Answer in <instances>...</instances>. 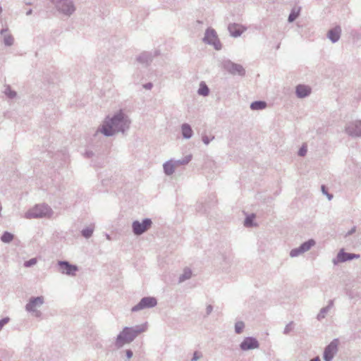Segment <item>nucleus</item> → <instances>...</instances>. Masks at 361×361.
Listing matches in <instances>:
<instances>
[{"instance_id":"1","label":"nucleus","mask_w":361,"mask_h":361,"mask_svg":"<svg viewBox=\"0 0 361 361\" xmlns=\"http://www.w3.org/2000/svg\"><path fill=\"white\" fill-rule=\"evenodd\" d=\"M128 121L125 118L122 112L116 115L113 118L106 121L102 126V132L105 135H112L116 132L124 130V127H128Z\"/></svg>"},{"instance_id":"2","label":"nucleus","mask_w":361,"mask_h":361,"mask_svg":"<svg viewBox=\"0 0 361 361\" xmlns=\"http://www.w3.org/2000/svg\"><path fill=\"white\" fill-rule=\"evenodd\" d=\"M140 332L130 328H124L117 337V345L121 346L125 343L131 342Z\"/></svg>"},{"instance_id":"3","label":"nucleus","mask_w":361,"mask_h":361,"mask_svg":"<svg viewBox=\"0 0 361 361\" xmlns=\"http://www.w3.org/2000/svg\"><path fill=\"white\" fill-rule=\"evenodd\" d=\"M152 225V221L149 219H145L142 223L136 221L133 224V232L136 235H140L148 230Z\"/></svg>"},{"instance_id":"4","label":"nucleus","mask_w":361,"mask_h":361,"mask_svg":"<svg viewBox=\"0 0 361 361\" xmlns=\"http://www.w3.org/2000/svg\"><path fill=\"white\" fill-rule=\"evenodd\" d=\"M204 40L209 44H213L216 49H221V43L218 39L216 32L214 30H207Z\"/></svg>"},{"instance_id":"5","label":"nucleus","mask_w":361,"mask_h":361,"mask_svg":"<svg viewBox=\"0 0 361 361\" xmlns=\"http://www.w3.org/2000/svg\"><path fill=\"white\" fill-rule=\"evenodd\" d=\"M338 341L334 340L326 348L324 353V359L325 361H331L334 355L337 351Z\"/></svg>"},{"instance_id":"6","label":"nucleus","mask_w":361,"mask_h":361,"mask_svg":"<svg viewBox=\"0 0 361 361\" xmlns=\"http://www.w3.org/2000/svg\"><path fill=\"white\" fill-rule=\"evenodd\" d=\"M157 305V300L154 298H144L141 301L132 308V311H137L146 307H152Z\"/></svg>"},{"instance_id":"7","label":"nucleus","mask_w":361,"mask_h":361,"mask_svg":"<svg viewBox=\"0 0 361 361\" xmlns=\"http://www.w3.org/2000/svg\"><path fill=\"white\" fill-rule=\"evenodd\" d=\"M59 266L60 271L67 275L74 276L75 272L78 271V267L76 266L70 264L67 262H59Z\"/></svg>"},{"instance_id":"8","label":"nucleus","mask_w":361,"mask_h":361,"mask_svg":"<svg viewBox=\"0 0 361 361\" xmlns=\"http://www.w3.org/2000/svg\"><path fill=\"white\" fill-rule=\"evenodd\" d=\"M54 1L57 2L59 9L66 14H71L74 11L72 3L68 0H59V1L54 0Z\"/></svg>"},{"instance_id":"9","label":"nucleus","mask_w":361,"mask_h":361,"mask_svg":"<svg viewBox=\"0 0 361 361\" xmlns=\"http://www.w3.org/2000/svg\"><path fill=\"white\" fill-rule=\"evenodd\" d=\"M258 347L257 341L253 338H246L240 344V348L243 350L255 349Z\"/></svg>"},{"instance_id":"10","label":"nucleus","mask_w":361,"mask_h":361,"mask_svg":"<svg viewBox=\"0 0 361 361\" xmlns=\"http://www.w3.org/2000/svg\"><path fill=\"white\" fill-rule=\"evenodd\" d=\"M44 302L42 297H37L31 299L28 304L26 305V309L28 311H35L37 307L42 305Z\"/></svg>"},{"instance_id":"11","label":"nucleus","mask_w":361,"mask_h":361,"mask_svg":"<svg viewBox=\"0 0 361 361\" xmlns=\"http://www.w3.org/2000/svg\"><path fill=\"white\" fill-rule=\"evenodd\" d=\"M314 241L313 240H310L307 242L304 243L300 247L298 250H292L290 252V255L292 257L296 256L298 252H303L305 251H307L310 249L312 246L314 245Z\"/></svg>"},{"instance_id":"12","label":"nucleus","mask_w":361,"mask_h":361,"mask_svg":"<svg viewBox=\"0 0 361 361\" xmlns=\"http://www.w3.org/2000/svg\"><path fill=\"white\" fill-rule=\"evenodd\" d=\"M228 30L233 37H238L240 36L245 30V28L243 26L238 24H232L230 25L228 27Z\"/></svg>"},{"instance_id":"13","label":"nucleus","mask_w":361,"mask_h":361,"mask_svg":"<svg viewBox=\"0 0 361 361\" xmlns=\"http://www.w3.org/2000/svg\"><path fill=\"white\" fill-rule=\"evenodd\" d=\"M311 92V89L306 85H300L296 87V93L299 97H305Z\"/></svg>"},{"instance_id":"14","label":"nucleus","mask_w":361,"mask_h":361,"mask_svg":"<svg viewBox=\"0 0 361 361\" xmlns=\"http://www.w3.org/2000/svg\"><path fill=\"white\" fill-rule=\"evenodd\" d=\"M49 213V209L44 207H36L34 209L32 216L35 217L44 216Z\"/></svg>"},{"instance_id":"15","label":"nucleus","mask_w":361,"mask_h":361,"mask_svg":"<svg viewBox=\"0 0 361 361\" xmlns=\"http://www.w3.org/2000/svg\"><path fill=\"white\" fill-rule=\"evenodd\" d=\"M340 34H341V28L335 27L334 29H333L329 32L328 35H329V39L332 42H335L337 40H338V39L340 37Z\"/></svg>"},{"instance_id":"16","label":"nucleus","mask_w":361,"mask_h":361,"mask_svg":"<svg viewBox=\"0 0 361 361\" xmlns=\"http://www.w3.org/2000/svg\"><path fill=\"white\" fill-rule=\"evenodd\" d=\"M175 167H176V165L173 161H168L166 164H164V172L167 175H171L174 172Z\"/></svg>"},{"instance_id":"17","label":"nucleus","mask_w":361,"mask_h":361,"mask_svg":"<svg viewBox=\"0 0 361 361\" xmlns=\"http://www.w3.org/2000/svg\"><path fill=\"white\" fill-rule=\"evenodd\" d=\"M229 71L233 74L238 73L239 75H243L245 72L243 68L237 64H232L229 68Z\"/></svg>"},{"instance_id":"18","label":"nucleus","mask_w":361,"mask_h":361,"mask_svg":"<svg viewBox=\"0 0 361 361\" xmlns=\"http://www.w3.org/2000/svg\"><path fill=\"white\" fill-rule=\"evenodd\" d=\"M266 106H267L266 102H262V101L255 102L252 103L250 105V108L252 110L264 109L266 108Z\"/></svg>"},{"instance_id":"19","label":"nucleus","mask_w":361,"mask_h":361,"mask_svg":"<svg viewBox=\"0 0 361 361\" xmlns=\"http://www.w3.org/2000/svg\"><path fill=\"white\" fill-rule=\"evenodd\" d=\"M182 133L185 138H189L192 136V130L189 125L183 124L182 126Z\"/></svg>"},{"instance_id":"20","label":"nucleus","mask_w":361,"mask_h":361,"mask_svg":"<svg viewBox=\"0 0 361 361\" xmlns=\"http://www.w3.org/2000/svg\"><path fill=\"white\" fill-rule=\"evenodd\" d=\"M355 130L353 131L350 127L348 128V131L349 134L354 135H361V121L356 122L355 123Z\"/></svg>"},{"instance_id":"21","label":"nucleus","mask_w":361,"mask_h":361,"mask_svg":"<svg viewBox=\"0 0 361 361\" xmlns=\"http://www.w3.org/2000/svg\"><path fill=\"white\" fill-rule=\"evenodd\" d=\"M355 257V255H351L350 254H348V253H345V252L341 251L338 254L337 257H338V261L344 262L346 260L351 259Z\"/></svg>"},{"instance_id":"22","label":"nucleus","mask_w":361,"mask_h":361,"mask_svg":"<svg viewBox=\"0 0 361 361\" xmlns=\"http://www.w3.org/2000/svg\"><path fill=\"white\" fill-rule=\"evenodd\" d=\"M209 92V90L207 86L204 82L200 83V88L198 90V93L201 95L207 96L208 95Z\"/></svg>"},{"instance_id":"23","label":"nucleus","mask_w":361,"mask_h":361,"mask_svg":"<svg viewBox=\"0 0 361 361\" xmlns=\"http://www.w3.org/2000/svg\"><path fill=\"white\" fill-rule=\"evenodd\" d=\"M13 235L8 232L4 233L1 236V240L4 243H9L13 240Z\"/></svg>"},{"instance_id":"24","label":"nucleus","mask_w":361,"mask_h":361,"mask_svg":"<svg viewBox=\"0 0 361 361\" xmlns=\"http://www.w3.org/2000/svg\"><path fill=\"white\" fill-rule=\"evenodd\" d=\"M255 216L254 214L249 216L246 218L245 221V226L250 227L252 226V221L255 219Z\"/></svg>"},{"instance_id":"25","label":"nucleus","mask_w":361,"mask_h":361,"mask_svg":"<svg viewBox=\"0 0 361 361\" xmlns=\"http://www.w3.org/2000/svg\"><path fill=\"white\" fill-rule=\"evenodd\" d=\"M243 328H244V324L243 322H238L235 324V331L238 334L241 333Z\"/></svg>"},{"instance_id":"26","label":"nucleus","mask_w":361,"mask_h":361,"mask_svg":"<svg viewBox=\"0 0 361 361\" xmlns=\"http://www.w3.org/2000/svg\"><path fill=\"white\" fill-rule=\"evenodd\" d=\"M92 233H93V229L91 228H87L82 231V235L86 238L91 236Z\"/></svg>"},{"instance_id":"27","label":"nucleus","mask_w":361,"mask_h":361,"mask_svg":"<svg viewBox=\"0 0 361 361\" xmlns=\"http://www.w3.org/2000/svg\"><path fill=\"white\" fill-rule=\"evenodd\" d=\"M191 275H192L191 271L189 269H186V270H185L184 274L182 276L180 279L182 281H183L185 279H188L191 276Z\"/></svg>"},{"instance_id":"28","label":"nucleus","mask_w":361,"mask_h":361,"mask_svg":"<svg viewBox=\"0 0 361 361\" xmlns=\"http://www.w3.org/2000/svg\"><path fill=\"white\" fill-rule=\"evenodd\" d=\"M298 11L295 12V11H293L291 12V13L289 15L288 20L290 22L295 20L296 19V18L298 17Z\"/></svg>"},{"instance_id":"29","label":"nucleus","mask_w":361,"mask_h":361,"mask_svg":"<svg viewBox=\"0 0 361 361\" xmlns=\"http://www.w3.org/2000/svg\"><path fill=\"white\" fill-rule=\"evenodd\" d=\"M307 145H303L301 148L300 149L299 152H298V154L301 157H303L307 153Z\"/></svg>"},{"instance_id":"30","label":"nucleus","mask_w":361,"mask_h":361,"mask_svg":"<svg viewBox=\"0 0 361 361\" xmlns=\"http://www.w3.org/2000/svg\"><path fill=\"white\" fill-rule=\"evenodd\" d=\"M37 263V259L35 258L31 259L28 261H26L24 264L25 267H29L32 265H34Z\"/></svg>"},{"instance_id":"31","label":"nucleus","mask_w":361,"mask_h":361,"mask_svg":"<svg viewBox=\"0 0 361 361\" xmlns=\"http://www.w3.org/2000/svg\"><path fill=\"white\" fill-rule=\"evenodd\" d=\"M6 94L11 98H13L16 95V93L12 90H11L10 89L7 90L6 91Z\"/></svg>"},{"instance_id":"32","label":"nucleus","mask_w":361,"mask_h":361,"mask_svg":"<svg viewBox=\"0 0 361 361\" xmlns=\"http://www.w3.org/2000/svg\"><path fill=\"white\" fill-rule=\"evenodd\" d=\"M8 318L3 319L2 320L0 321V330L4 326V325H5L6 324L8 323Z\"/></svg>"},{"instance_id":"33","label":"nucleus","mask_w":361,"mask_h":361,"mask_svg":"<svg viewBox=\"0 0 361 361\" xmlns=\"http://www.w3.org/2000/svg\"><path fill=\"white\" fill-rule=\"evenodd\" d=\"M13 39L11 37H9L8 39L6 40V44L8 45H11L12 44Z\"/></svg>"},{"instance_id":"34","label":"nucleus","mask_w":361,"mask_h":361,"mask_svg":"<svg viewBox=\"0 0 361 361\" xmlns=\"http://www.w3.org/2000/svg\"><path fill=\"white\" fill-rule=\"evenodd\" d=\"M126 354L128 359H130L133 356V353L131 350H127Z\"/></svg>"},{"instance_id":"35","label":"nucleus","mask_w":361,"mask_h":361,"mask_svg":"<svg viewBox=\"0 0 361 361\" xmlns=\"http://www.w3.org/2000/svg\"><path fill=\"white\" fill-rule=\"evenodd\" d=\"M197 354H198L197 353H195L192 360H197L198 359L199 357H198Z\"/></svg>"},{"instance_id":"36","label":"nucleus","mask_w":361,"mask_h":361,"mask_svg":"<svg viewBox=\"0 0 361 361\" xmlns=\"http://www.w3.org/2000/svg\"><path fill=\"white\" fill-rule=\"evenodd\" d=\"M310 361H320L319 357H316L314 359L311 360Z\"/></svg>"},{"instance_id":"37","label":"nucleus","mask_w":361,"mask_h":361,"mask_svg":"<svg viewBox=\"0 0 361 361\" xmlns=\"http://www.w3.org/2000/svg\"><path fill=\"white\" fill-rule=\"evenodd\" d=\"M203 141L205 144H208L209 143V141L207 140V139H205V138H203Z\"/></svg>"},{"instance_id":"38","label":"nucleus","mask_w":361,"mask_h":361,"mask_svg":"<svg viewBox=\"0 0 361 361\" xmlns=\"http://www.w3.org/2000/svg\"><path fill=\"white\" fill-rule=\"evenodd\" d=\"M322 190L324 191V186H322Z\"/></svg>"}]
</instances>
